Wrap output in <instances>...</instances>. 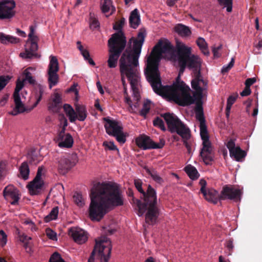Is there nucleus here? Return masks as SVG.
Wrapping results in <instances>:
<instances>
[{
	"mask_svg": "<svg viewBox=\"0 0 262 262\" xmlns=\"http://www.w3.org/2000/svg\"><path fill=\"white\" fill-rule=\"evenodd\" d=\"M173 52V48L170 43L159 41L147 57L144 74L147 80L156 94L160 92L161 86H163L159 70L161 56L163 53H171Z\"/></svg>",
	"mask_w": 262,
	"mask_h": 262,
	"instance_id": "39448f33",
	"label": "nucleus"
},
{
	"mask_svg": "<svg viewBox=\"0 0 262 262\" xmlns=\"http://www.w3.org/2000/svg\"><path fill=\"white\" fill-rule=\"evenodd\" d=\"M58 70L59 66L57 58L55 56H51L48 68V81L50 89L58 82V75L57 73Z\"/></svg>",
	"mask_w": 262,
	"mask_h": 262,
	"instance_id": "2eb2a0df",
	"label": "nucleus"
},
{
	"mask_svg": "<svg viewBox=\"0 0 262 262\" xmlns=\"http://www.w3.org/2000/svg\"><path fill=\"white\" fill-rule=\"evenodd\" d=\"M166 121L169 130L171 133H176L179 136L187 134L189 128L186 126L176 116L166 113L161 115Z\"/></svg>",
	"mask_w": 262,
	"mask_h": 262,
	"instance_id": "1a4fd4ad",
	"label": "nucleus"
},
{
	"mask_svg": "<svg viewBox=\"0 0 262 262\" xmlns=\"http://www.w3.org/2000/svg\"><path fill=\"white\" fill-rule=\"evenodd\" d=\"M7 235L5 232L3 230H0V245L3 247L7 244Z\"/></svg>",
	"mask_w": 262,
	"mask_h": 262,
	"instance_id": "864d4df0",
	"label": "nucleus"
},
{
	"mask_svg": "<svg viewBox=\"0 0 262 262\" xmlns=\"http://www.w3.org/2000/svg\"><path fill=\"white\" fill-rule=\"evenodd\" d=\"M21 235L18 239L23 243H26V242H29V241L32 239L31 237L27 236L24 233Z\"/></svg>",
	"mask_w": 262,
	"mask_h": 262,
	"instance_id": "bf43d9fd",
	"label": "nucleus"
},
{
	"mask_svg": "<svg viewBox=\"0 0 262 262\" xmlns=\"http://www.w3.org/2000/svg\"><path fill=\"white\" fill-rule=\"evenodd\" d=\"M103 145L105 147L107 148L109 150H117L119 151V149L115 145L114 142L113 141H104L103 143Z\"/></svg>",
	"mask_w": 262,
	"mask_h": 262,
	"instance_id": "603ef678",
	"label": "nucleus"
},
{
	"mask_svg": "<svg viewBox=\"0 0 262 262\" xmlns=\"http://www.w3.org/2000/svg\"><path fill=\"white\" fill-rule=\"evenodd\" d=\"M200 136L203 141V146L200 151V156L206 165H211L214 160V151L208 132L200 133Z\"/></svg>",
	"mask_w": 262,
	"mask_h": 262,
	"instance_id": "9d476101",
	"label": "nucleus"
},
{
	"mask_svg": "<svg viewBox=\"0 0 262 262\" xmlns=\"http://www.w3.org/2000/svg\"><path fill=\"white\" fill-rule=\"evenodd\" d=\"M0 41L3 44L7 43H17L20 41L19 38L10 35L5 34L4 33H0Z\"/></svg>",
	"mask_w": 262,
	"mask_h": 262,
	"instance_id": "c85d7f7f",
	"label": "nucleus"
},
{
	"mask_svg": "<svg viewBox=\"0 0 262 262\" xmlns=\"http://www.w3.org/2000/svg\"><path fill=\"white\" fill-rule=\"evenodd\" d=\"M84 59L89 62L90 64L92 66H95V63L93 60L90 57V53L87 50H84L81 52Z\"/></svg>",
	"mask_w": 262,
	"mask_h": 262,
	"instance_id": "3c124183",
	"label": "nucleus"
},
{
	"mask_svg": "<svg viewBox=\"0 0 262 262\" xmlns=\"http://www.w3.org/2000/svg\"><path fill=\"white\" fill-rule=\"evenodd\" d=\"M112 251L111 241L105 236L101 237L99 240L96 241V244L88 262H94L95 255L100 259V262H108Z\"/></svg>",
	"mask_w": 262,
	"mask_h": 262,
	"instance_id": "0eeeda50",
	"label": "nucleus"
},
{
	"mask_svg": "<svg viewBox=\"0 0 262 262\" xmlns=\"http://www.w3.org/2000/svg\"><path fill=\"white\" fill-rule=\"evenodd\" d=\"M146 36V30L141 28L139 30L137 36L132 37L128 41L127 48L122 54L119 59L120 70L121 75L125 74L130 82L133 93L132 103L133 112L129 107V111L136 113L135 108L139 106V102L141 97L137 88L139 77L137 68L139 66L138 59L141 53L142 46Z\"/></svg>",
	"mask_w": 262,
	"mask_h": 262,
	"instance_id": "7ed1b4c3",
	"label": "nucleus"
},
{
	"mask_svg": "<svg viewBox=\"0 0 262 262\" xmlns=\"http://www.w3.org/2000/svg\"><path fill=\"white\" fill-rule=\"evenodd\" d=\"M58 170L59 172L66 174L75 165V163L71 161L69 156L61 157L58 162Z\"/></svg>",
	"mask_w": 262,
	"mask_h": 262,
	"instance_id": "6ab92c4d",
	"label": "nucleus"
},
{
	"mask_svg": "<svg viewBox=\"0 0 262 262\" xmlns=\"http://www.w3.org/2000/svg\"><path fill=\"white\" fill-rule=\"evenodd\" d=\"M31 70L34 71L35 69L32 67H29L24 71L23 74L25 76V78L23 80L24 81H28L31 84H34L36 82V81L32 77V74L30 72Z\"/></svg>",
	"mask_w": 262,
	"mask_h": 262,
	"instance_id": "72a5a7b5",
	"label": "nucleus"
},
{
	"mask_svg": "<svg viewBox=\"0 0 262 262\" xmlns=\"http://www.w3.org/2000/svg\"><path fill=\"white\" fill-rule=\"evenodd\" d=\"M196 42L197 45L199 46L203 54L205 55H208L209 54V52L205 40L203 38L199 37L196 40Z\"/></svg>",
	"mask_w": 262,
	"mask_h": 262,
	"instance_id": "c9c22d12",
	"label": "nucleus"
},
{
	"mask_svg": "<svg viewBox=\"0 0 262 262\" xmlns=\"http://www.w3.org/2000/svg\"><path fill=\"white\" fill-rule=\"evenodd\" d=\"M99 25L98 19L92 16V14L90 13V25L91 29H95L99 27Z\"/></svg>",
	"mask_w": 262,
	"mask_h": 262,
	"instance_id": "de8ad7c7",
	"label": "nucleus"
},
{
	"mask_svg": "<svg viewBox=\"0 0 262 262\" xmlns=\"http://www.w3.org/2000/svg\"><path fill=\"white\" fill-rule=\"evenodd\" d=\"M234 63V59L232 58L229 63V64L227 66H224L222 69V73L224 74L225 73L228 72L233 67Z\"/></svg>",
	"mask_w": 262,
	"mask_h": 262,
	"instance_id": "4d7b16f0",
	"label": "nucleus"
},
{
	"mask_svg": "<svg viewBox=\"0 0 262 262\" xmlns=\"http://www.w3.org/2000/svg\"><path fill=\"white\" fill-rule=\"evenodd\" d=\"M129 23L130 27L136 29L140 24V16L137 9H134L130 14Z\"/></svg>",
	"mask_w": 262,
	"mask_h": 262,
	"instance_id": "393cba45",
	"label": "nucleus"
},
{
	"mask_svg": "<svg viewBox=\"0 0 262 262\" xmlns=\"http://www.w3.org/2000/svg\"><path fill=\"white\" fill-rule=\"evenodd\" d=\"M28 160L30 164H37L40 161L42 160L41 156L38 155V154L36 151L35 149H31L27 155Z\"/></svg>",
	"mask_w": 262,
	"mask_h": 262,
	"instance_id": "cd10ccee",
	"label": "nucleus"
},
{
	"mask_svg": "<svg viewBox=\"0 0 262 262\" xmlns=\"http://www.w3.org/2000/svg\"><path fill=\"white\" fill-rule=\"evenodd\" d=\"M51 102L56 104H61V98L60 95L58 93H55Z\"/></svg>",
	"mask_w": 262,
	"mask_h": 262,
	"instance_id": "0e129e2a",
	"label": "nucleus"
},
{
	"mask_svg": "<svg viewBox=\"0 0 262 262\" xmlns=\"http://www.w3.org/2000/svg\"><path fill=\"white\" fill-rule=\"evenodd\" d=\"M183 139V144L187 149V152L189 154L191 153V145L188 140L190 138V130H189L187 134H183L182 136H180Z\"/></svg>",
	"mask_w": 262,
	"mask_h": 262,
	"instance_id": "58836bf2",
	"label": "nucleus"
},
{
	"mask_svg": "<svg viewBox=\"0 0 262 262\" xmlns=\"http://www.w3.org/2000/svg\"><path fill=\"white\" fill-rule=\"evenodd\" d=\"M173 59L180 68L179 76L172 85L161 86L157 94L164 96L180 106L193 104L195 99H202L203 93L207 89V81L201 76V60L191 55V49L181 42H177Z\"/></svg>",
	"mask_w": 262,
	"mask_h": 262,
	"instance_id": "f257e3e1",
	"label": "nucleus"
},
{
	"mask_svg": "<svg viewBox=\"0 0 262 262\" xmlns=\"http://www.w3.org/2000/svg\"><path fill=\"white\" fill-rule=\"evenodd\" d=\"M204 197L208 202L216 204L220 200V194L213 188H209L203 193Z\"/></svg>",
	"mask_w": 262,
	"mask_h": 262,
	"instance_id": "4be33fe9",
	"label": "nucleus"
},
{
	"mask_svg": "<svg viewBox=\"0 0 262 262\" xmlns=\"http://www.w3.org/2000/svg\"><path fill=\"white\" fill-rule=\"evenodd\" d=\"M134 185L141 193L140 199L134 198L132 199L135 209L139 216L145 214V222L149 225H154L160 214V209L157 205V196L156 190L150 185H148L145 191L142 188L143 182L140 179H135Z\"/></svg>",
	"mask_w": 262,
	"mask_h": 262,
	"instance_id": "20e7f679",
	"label": "nucleus"
},
{
	"mask_svg": "<svg viewBox=\"0 0 262 262\" xmlns=\"http://www.w3.org/2000/svg\"><path fill=\"white\" fill-rule=\"evenodd\" d=\"M113 137H115L116 140L121 144H123L126 142V136L123 132V130H121L119 133L115 134Z\"/></svg>",
	"mask_w": 262,
	"mask_h": 262,
	"instance_id": "37998d69",
	"label": "nucleus"
},
{
	"mask_svg": "<svg viewBox=\"0 0 262 262\" xmlns=\"http://www.w3.org/2000/svg\"><path fill=\"white\" fill-rule=\"evenodd\" d=\"M30 32L28 34V39L25 46V51L20 53V56L25 59H31L38 58L40 55L36 53L38 46L37 42L39 40L38 37L35 34V29L33 26L29 27Z\"/></svg>",
	"mask_w": 262,
	"mask_h": 262,
	"instance_id": "6e6552de",
	"label": "nucleus"
},
{
	"mask_svg": "<svg viewBox=\"0 0 262 262\" xmlns=\"http://www.w3.org/2000/svg\"><path fill=\"white\" fill-rule=\"evenodd\" d=\"M137 145L143 150L150 149H161L163 147L165 141L163 139H160L158 143L154 142L149 136L142 135L136 139Z\"/></svg>",
	"mask_w": 262,
	"mask_h": 262,
	"instance_id": "9b49d317",
	"label": "nucleus"
},
{
	"mask_svg": "<svg viewBox=\"0 0 262 262\" xmlns=\"http://www.w3.org/2000/svg\"><path fill=\"white\" fill-rule=\"evenodd\" d=\"M63 108L66 113L67 115L69 117V120L71 122H74L76 121V117L74 116L76 113L75 110L68 104H65L63 106Z\"/></svg>",
	"mask_w": 262,
	"mask_h": 262,
	"instance_id": "2f4dec72",
	"label": "nucleus"
},
{
	"mask_svg": "<svg viewBox=\"0 0 262 262\" xmlns=\"http://www.w3.org/2000/svg\"><path fill=\"white\" fill-rule=\"evenodd\" d=\"M19 172L24 180H26L29 178L30 169L28 163L24 162L19 167Z\"/></svg>",
	"mask_w": 262,
	"mask_h": 262,
	"instance_id": "f704fd0d",
	"label": "nucleus"
},
{
	"mask_svg": "<svg viewBox=\"0 0 262 262\" xmlns=\"http://www.w3.org/2000/svg\"><path fill=\"white\" fill-rule=\"evenodd\" d=\"M233 242V239L232 238H230L226 242V247L229 251L230 254H231V252L232 251L234 248Z\"/></svg>",
	"mask_w": 262,
	"mask_h": 262,
	"instance_id": "052dcab7",
	"label": "nucleus"
},
{
	"mask_svg": "<svg viewBox=\"0 0 262 262\" xmlns=\"http://www.w3.org/2000/svg\"><path fill=\"white\" fill-rule=\"evenodd\" d=\"M256 82L255 78H248L245 81V86L250 88V86Z\"/></svg>",
	"mask_w": 262,
	"mask_h": 262,
	"instance_id": "69168bd1",
	"label": "nucleus"
},
{
	"mask_svg": "<svg viewBox=\"0 0 262 262\" xmlns=\"http://www.w3.org/2000/svg\"><path fill=\"white\" fill-rule=\"evenodd\" d=\"M226 146L229 150L230 154H232L233 153V150H234L236 147H235V142L232 139H230L227 142Z\"/></svg>",
	"mask_w": 262,
	"mask_h": 262,
	"instance_id": "13d9d810",
	"label": "nucleus"
},
{
	"mask_svg": "<svg viewBox=\"0 0 262 262\" xmlns=\"http://www.w3.org/2000/svg\"><path fill=\"white\" fill-rule=\"evenodd\" d=\"M124 98H125V102L126 103H127L133 111V106H132V101L128 95V93L127 92V88H126V86H124Z\"/></svg>",
	"mask_w": 262,
	"mask_h": 262,
	"instance_id": "5fc2aeb1",
	"label": "nucleus"
},
{
	"mask_svg": "<svg viewBox=\"0 0 262 262\" xmlns=\"http://www.w3.org/2000/svg\"><path fill=\"white\" fill-rule=\"evenodd\" d=\"M236 99V97L233 96H230L227 102V105H228V109L229 108V107H231L232 104L234 103Z\"/></svg>",
	"mask_w": 262,
	"mask_h": 262,
	"instance_id": "e2e57ef3",
	"label": "nucleus"
},
{
	"mask_svg": "<svg viewBox=\"0 0 262 262\" xmlns=\"http://www.w3.org/2000/svg\"><path fill=\"white\" fill-rule=\"evenodd\" d=\"M11 77L9 76H0V91L3 90L10 80Z\"/></svg>",
	"mask_w": 262,
	"mask_h": 262,
	"instance_id": "09e8293b",
	"label": "nucleus"
},
{
	"mask_svg": "<svg viewBox=\"0 0 262 262\" xmlns=\"http://www.w3.org/2000/svg\"><path fill=\"white\" fill-rule=\"evenodd\" d=\"M195 106L194 108L195 117L200 122V133L207 131V126L205 123V119L204 116L203 102L202 99H195Z\"/></svg>",
	"mask_w": 262,
	"mask_h": 262,
	"instance_id": "f3484780",
	"label": "nucleus"
},
{
	"mask_svg": "<svg viewBox=\"0 0 262 262\" xmlns=\"http://www.w3.org/2000/svg\"><path fill=\"white\" fill-rule=\"evenodd\" d=\"M58 214V207H54L50 212V213L44 217V221L48 223L52 220H56Z\"/></svg>",
	"mask_w": 262,
	"mask_h": 262,
	"instance_id": "4c0bfd02",
	"label": "nucleus"
},
{
	"mask_svg": "<svg viewBox=\"0 0 262 262\" xmlns=\"http://www.w3.org/2000/svg\"><path fill=\"white\" fill-rule=\"evenodd\" d=\"M69 231L74 241L79 244L84 243L88 239L87 233L81 228H71Z\"/></svg>",
	"mask_w": 262,
	"mask_h": 262,
	"instance_id": "412c9836",
	"label": "nucleus"
},
{
	"mask_svg": "<svg viewBox=\"0 0 262 262\" xmlns=\"http://www.w3.org/2000/svg\"><path fill=\"white\" fill-rule=\"evenodd\" d=\"M57 142L58 146L61 148H71L74 142L73 137L69 133L62 136V138L57 137Z\"/></svg>",
	"mask_w": 262,
	"mask_h": 262,
	"instance_id": "5701e85b",
	"label": "nucleus"
},
{
	"mask_svg": "<svg viewBox=\"0 0 262 262\" xmlns=\"http://www.w3.org/2000/svg\"><path fill=\"white\" fill-rule=\"evenodd\" d=\"M185 171L191 180H194L199 178L200 174L195 167L188 165L185 167Z\"/></svg>",
	"mask_w": 262,
	"mask_h": 262,
	"instance_id": "c756f323",
	"label": "nucleus"
},
{
	"mask_svg": "<svg viewBox=\"0 0 262 262\" xmlns=\"http://www.w3.org/2000/svg\"><path fill=\"white\" fill-rule=\"evenodd\" d=\"M76 120L84 121L87 117L88 112L85 106L83 105L76 104L75 107Z\"/></svg>",
	"mask_w": 262,
	"mask_h": 262,
	"instance_id": "b1692460",
	"label": "nucleus"
},
{
	"mask_svg": "<svg viewBox=\"0 0 262 262\" xmlns=\"http://www.w3.org/2000/svg\"><path fill=\"white\" fill-rule=\"evenodd\" d=\"M43 170V168L42 166L39 167L34 180L30 182L27 186L29 192L31 195L39 194L43 185V182L41 178Z\"/></svg>",
	"mask_w": 262,
	"mask_h": 262,
	"instance_id": "dca6fc26",
	"label": "nucleus"
},
{
	"mask_svg": "<svg viewBox=\"0 0 262 262\" xmlns=\"http://www.w3.org/2000/svg\"><path fill=\"white\" fill-rule=\"evenodd\" d=\"M146 172L149 174L152 179L159 184H161L163 182V180L158 174L157 172L154 169H150L148 168H145Z\"/></svg>",
	"mask_w": 262,
	"mask_h": 262,
	"instance_id": "e433bc0d",
	"label": "nucleus"
},
{
	"mask_svg": "<svg viewBox=\"0 0 262 262\" xmlns=\"http://www.w3.org/2000/svg\"><path fill=\"white\" fill-rule=\"evenodd\" d=\"M251 90L249 87L245 86L244 90L241 93L242 96H247L251 94Z\"/></svg>",
	"mask_w": 262,
	"mask_h": 262,
	"instance_id": "338daca9",
	"label": "nucleus"
},
{
	"mask_svg": "<svg viewBox=\"0 0 262 262\" xmlns=\"http://www.w3.org/2000/svg\"><path fill=\"white\" fill-rule=\"evenodd\" d=\"M89 217L100 221L111 210L124 204L123 194L115 183L98 182L94 184L90 194Z\"/></svg>",
	"mask_w": 262,
	"mask_h": 262,
	"instance_id": "f03ea898",
	"label": "nucleus"
},
{
	"mask_svg": "<svg viewBox=\"0 0 262 262\" xmlns=\"http://www.w3.org/2000/svg\"><path fill=\"white\" fill-rule=\"evenodd\" d=\"M36 93L35 95V97L36 98V101L34 104V106H36L38 103L40 101L42 98V96L45 91V87L41 86V85H38L36 89Z\"/></svg>",
	"mask_w": 262,
	"mask_h": 262,
	"instance_id": "ea45409f",
	"label": "nucleus"
},
{
	"mask_svg": "<svg viewBox=\"0 0 262 262\" xmlns=\"http://www.w3.org/2000/svg\"><path fill=\"white\" fill-rule=\"evenodd\" d=\"M150 101L147 100L143 104V108L140 111L139 114L141 116L145 117L149 112L150 106Z\"/></svg>",
	"mask_w": 262,
	"mask_h": 262,
	"instance_id": "a19ab883",
	"label": "nucleus"
},
{
	"mask_svg": "<svg viewBox=\"0 0 262 262\" xmlns=\"http://www.w3.org/2000/svg\"><path fill=\"white\" fill-rule=\"evenodd\" d=\"M103 120L105 122L104 127L108 135L113 136L115 134L119 133L121 130H123V127L120 122L111 120L109 118H103Z\"/></svg>",
	"mask_w": 262,
	"mask_h": 262,
	"instance_id": "a211bd4d",
	"label": "nucleus"
},
{
	"mask_svg": "<svg viewBox=\"0 0 262 262\" xmlns=\"http://www.w3.org/2000/svg\"><path fill=\"white\" fill-rule=\"evenodd\" d=\"M46 234L49 238L52 240H57L56 233L52 230L50 228H47L46 229Z\"/></svg>",
	"mask_w": 262,
	"mask_h": 262,
	"instance_id": "6e6d98bb",
	"label": "nucleus"
},
{
	"mask_svg": "<svg viewBox=\"0 0 262 262\" xmlns=\"http://www.w3.org/2000/svg\"><path fill=\"white\" fill-rule=\"evenodd\" d=\"M49 262H66L57 252H54L51 256Z\"/></svg>",
	"mask_w": 262,
	"mask_h": 262,
	"instance_id": "c03bdc74",
	"label": "nucleus"
},
{
	"mask_svg": "<svg viewBox=\"0 0 262 262\" xmlns=\"http://www.w3.org/2000/svg\"><path fill=\"white\" fill-rule=\"evenodd\" d=\"M125 23V19L124 17L121 18L120 20L116 21L113 26V29L115 30L118 31L117 32L113 34L110 38H112L115 34H118V37L119 36L121 38L124 37L125 41H126V37L124 33L122 31V29Z\"/></svg>",
	"mask_w": 262,
	"mask_h": 262,
	"instance_id": "a878e982",
	"label": "nucleus"
},
{
	"mask_svg": "<svg viewBox=\"0 0 262 262\" xmlns=\"http://www.w3.org/2000/svg\"><path fill=\"white\" fill-rule=\"evenodd\" d=\"M118 34L114 35L108 40V59L107 66L110 68H115L117 66L118 59L126 46L124 37L119 38Z\"/></svg>",
	"mask_w": 262,
	"mask_h": 262,
	"instance_id": "423d86ee",
	"label": "nucleus"
},
{
	"mask_svg": "<svg viewBox=\"0 0 262 262\" xmlns=\"http://www.w3.org/2000/svg\"><path fill=\"white\" fill-rule=\"evenodd\" d=\"M61 107V104H58L52 102H50L49 104L48 110L51 112L57 113L59 112Z\"/></svg>",
	"mask_w": 262,
	"mask_h": 262,
	"instance_id": "79ce46f5",
	"label": "nucleus"
},
{
	"mask_svg": "<svg viewBox=\"0 0 262 262\" xmlns=\"http://www.w3.org/2000/svg\"><path fill=\"white\" fill-rule=\"evenodd\" d=\"M199 184L201 186L200 191L203 194L207 190L205 188L207 185V182L204 179H202L200 180Z\"/></svg>",
	"mask_w": 262,
	"mask_h": 262,
	"instance_id": "680f3d73",
	"label": "nucleus"
},
{
	"mask_svg": "<svg viewBox=\"0 0 262 262\" xmlns=\"http://www.w3.org/2000/svg\"><path fill=\"white\" fill-rule=\"evenodd\" d=\"M60 121L62 127H66L68 126V120L63 115L60 116Z\"/></svg>",
	"mask_w": 262,
	"mask_h": 262,
	"instance_id": "774afa93",
	"label": "nucleus"
},
{
	"mask_svg": "<svg viewBox=\"0 0 262 262\" xmlns=\"http://www.w3.org/2000/svg\"><path fill=\"white\" fill-rule=\"evenodd\" d=\"M153 124L155 126H158L161 129L164 130L165 129V125L162 119L158 117H156L154 121Z\"/></svg>",
	"mask_w": 262,
	"mask_h": 262,
	"instance_id": "8fccbe9b",
	"label": "nucleus"
},
{
	"mask_svg": "<svg viewBox=\"0 0 262 262\" xmlns=\"http://www.w3.org/2000/svg\"><path fill=\"white\" fill-rule=\"evenodd\" d=\"M219 4L227 7V11L230 12L232 10L233 0H217Z\"/></svg>",
	"mask_w": 262,
	"mask_h": 262,
	"instance_id": "49530a36",
	"label": "nucleus"
},
{
	"mask_svg": "<svg viewBox=\"0 0 262 262\" xmlns=\"http://www.w3.org/2000/svg\"><path fill=\"white\" fill-rule=\"evenodd\" d=\"M111 8L112 11H115V8L112 5V0L101 1V9L103 13L108 12Z\"/></svg>",
	"mask_w": 262,
	"mask_h": 262,
	"instance_id": "473e14b6",
	"label": "nucleus"
},
{
	"mask_svg": "<svg viewBox=\"0 0 262 262\" xmlns=\"http://www.w3.org/2000/svg\"><path fill=\"white\" fill-rule=\"evenodd\" d=\"M16 4L14 0L0 1V20L10 19L15 15Z\"/></svg>",
	"mask_w": 262,
	"mask_h": 262,
	"instance_id": "f8f14e48",
	"label": "nucleus"
},
{
	"mask_svg": "<svg viewBox=\"0 0 262 262\" xmlns=\"http://www.w3.org/2000/svg\"><path fill=\"white\" fill-rule=\"evenodd\" d=\"M4 196L6 200L9 201L11 204H17L19 197L16 189L13 186H7L3 191Z\"/></svg>",
	"mask_w": 262,
	"mask_h": 262,
	"instance_id": "aec40b11",
	"label": "nucleus"
},
{
	"mask_svg": "<svg viewBox=\"0 0 262 262\" xmlns=\"http://www.w3.org/2000/svg\"><path fill=\"white\" fill-rule=\"evenodd\" d=\"M242 193L241 190L236 189L232 185H226L221 192L220 200L228 199L235 202L240 201Z\"/></svg>",
	"mask_w": 262,
	"mask_h": 262,
	"instance_id": "4468645a",
	"label": "nucleus"
},
{
	"mask_svg": "<svg viewBox=\"0 0 262 262\" xmlns=\"http://www.w3.org/2000/svg\"><path fill=\"white\" fill-rule=\"evenodd\" d=\"M74 202L79 206L81 207L84 205V201L81 194L76 192L73 196Z\"/></svg>",
	"mask_w": 262,
	"mask_h": 262,
	"instance_id": "a18cd8bd",
	"label": "nucleus"
},
{
	"mask_svg": "<svg viewBox=\"0 0 262 262\" xmlns=\"http://www.w3.org/2000/svg\"><path fill=\"white\" fill-rule=\"evenodd\" d=\"M231 157H233L237 161H242L246 156V152L237 146L233 150V153L230 154Z\"/></svg>",
	"mask_w": 262,
	"mask_h": 262,
	"instance_id": "7c9ffc66",
	"label": "nucleus"
},
{
	"mask_svg": "<svg viewBox=\"0 0 262 262\" xmlns=\"http://www.w3.org/2000/svg\"><path fill=\"white\" fill-rule=\"evenodd\" d=\"M24 81H20L18 79L16 82V87L13 94L14 101L15 106L10 113L13 116H16L19 114L23 113L26 111L25 107L21 101L19 92L24 86Z\"/></svg>",
	"mask_w": 262,
	"mask_h": 262,
	"instance_id": "ddd939ff",
	"label": "nucleus"
},
{
	"mask_svg": "<svg viewBox=\"0 0 262 262\" xmlns=\"http://www.w3.org/2000/svg\"><path fill=\"white\" fill-rule=\"evenodd\" d=\"M174 31L179 35L182 37H187L190 36L191 34L190 28L182 24H177L174 27Z\"/></svg>",
	"mask_w": 262,
	"mask_h": 262,
	"instance_id": "bb28decb",
	"label": "nucleus"
}]
</instances>
